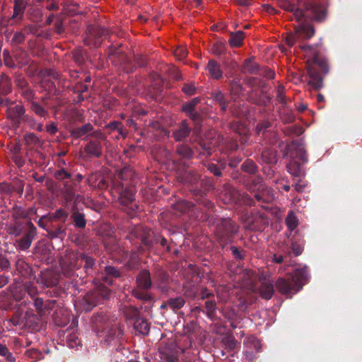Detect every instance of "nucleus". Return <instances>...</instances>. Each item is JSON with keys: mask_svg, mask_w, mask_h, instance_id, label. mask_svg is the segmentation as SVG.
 Wrapping results in <instances>:
<instances>
[{"mask_svg": "<svg viewBox=\"0 0 362 362\" xmlns=\"http://www.w3.org/2000/svg\"><path fill=\"white\" fill-rule=\"evenodd\" d=\"M7 354H8V349L6 346L0 344V355L6 356Z\"/></svg>", "mask_w": 362, "mask_h": 362, "instance_id": "4c0bfd02", "label": "nucleus"}, {"mask_svg": "<svg viewBox=\"0 0 362 362\" xmlns=\"http://www.w3.org/2000/svg\"><path fill=\"white\" fill-rule=\"evenodd\" d=\"M257 129H258L259 131L262 130V127H261V125H260V124H258V125H257Z\"/></svg>", "mask_w": 362, "mask_h": 362, "instance_id": "603ef678", "label": "nucleus"}, {"mask_svg": "<svg viewBox=\"0 0 362 362\" xmlns=\"http://www.w3.org/2000/svg\"><path fill=\"white\" fill-rule=\"evenodd\" d=\"M301 160H303V161H305V159L304 158V156L301 157Z\"/></svg>", "mask_w": 362, "mask_h": 362, "instance_id": "4d7b16f0", "label": "nucleus"}, {"mask_svg": "<svg viewBox=\"0 0 362 362\" xmlns=\"http://www.w3.org/2000/svg\"><path fill=\"white\" fill-rule=\"evenodd\" d=\"M274 74L272 71H270V72H269V78H274Z\"/></svg>", "mask_w": 362, "mask_h": 362, "instance_id": "3c124183", "label": "nucleus"}, {"mask_svg": "<svg viewBox=\"0 0 362 362\" xmlns=\"http://www.w3.org/2000/svg\"><path fill=\"white\" fill-rule=\"evenodd\" d=\"M310 11L313 13V17L317 21H321L325 17L326 11L325 8L322 6L317 5L312 6L310 7Z\"/></svg>", "mask_w": 362, "mask_h": 362, "instance_id": "ddd939ff", "label": "nucleus"}, {"mask_svg": "<svg viewBox=\"0 0 362 362\" xmlns=\"http://www.w3.org/2000/svg\"><path fill=\"white\" fill-rule=\"evenodd\" d=\"M288 171L295 177H301L304 175V171L300 165L296 161L291 162L287 165Z\"/></svg>", "mask_w": 362, "mask_h": 362, "instance_id": "9d476101", "label": "nucleus"}, {"mask_svg": "<svg viewBox=\"0 0 362 362\" xmlns=\"http://www.w3.org/2000/svg\"><path fill=\"white\" fill-rule=\"evenodd\" d=\"M209 170L216 176L221 175V171L214 165H210L209 166Z\"/></svg>", "mask_w": 362, "mask_h": 362, "instance_id": "f704fd0d", "label": "nucleus"}, {"mask_svg": "<svg viewBox=\"0 0 362 362\" xmlns=\"http://www.w3.org/2000/svg\"><path fill=\"white\" fill-rule=\"evenodd\" d=\"M206 307L209 311H213L215 309L216 305L212 301H206Z\"/></svg>", "mask_w": 362, "mask_h": 362, "instance_id": "c9c22d12", "label": "nucleus"}, {"mask_svg": "<svg viewBox=\"0 0 362 362\" xmlns=\"http://www.w3.org/2000/svg\"><path fill=\"white\" fill-rule=\"evenodd\" d=\"M138 285L143 288H148L151 286L150 274L148 271H142L137 277Z\"/></svg>", "mask_w": 362, "mask_h": 362, "instance_id": "39448f33", "label": "nucleus"}, {"mask_svg": "<svg viewBox=\"0 0 362 362\" xmlns=\"http://www.w3.org/2000/svg\"><path fill=\"white\" fill-rule=\"evenodd\" d=\"M262 158L267 163H272L275 161V155L274 153L264 151L262 153Z\"/></svg>", "mask_w": 362, "mask_h": 362, "instance_id": "c85d7f7f", "label": "nucleus"}, {"mask_svg": "<svg viewBox=\"0 0 362 362\" xmlns=\"http://www.w3.org/2000/svg\"><path fill=\"white\" fill-rule=\"evenodd\" d=\"M91 129H92V127L90 124H86L80 128H76V129H74L72 132V134L75 137H80V136H83L88 132L90 131Z\"/></svg>", "mask_w": 362, "mask_h": 362, "instance_id": "6ab92c4d", "label": "nucleus"}, {"mask_svg": "<svg viewBox=\"0 0 362 362\" xmlns=\"http://www.w3.org/2000/svg\"><path fill=\"white\" fill-rule=\"evenodd\" d=\"M278 1L280 7L293 12V15L298 21H300L305 15L308 16V13L305 14L303 11L296 8L293 4H290L287 0H278Z\"/></svg>", "mask_w": 362, "mask_h": 362, "instance_id": "20e7f679", "label": "nucleus"}, {"mask_svg": "<svg viewBox=\"0 0 362 362\" xmlns=\"http://www.w3.org/2000/svg\"><path fill=\"white\" fill-rule=\"evenodd\" d=\"M6 360L8 362H15V358L11 354H6Z\"/></svg>", "mask_w": 362, "mask_h": 362, "instance_id": "a18cd8bd", "label": "nucleus"}, {"mask_svg": "<svg viewBox=\"0 0 362 362\" xmlns=\"http://www.w3.org/2000/svg\"><path fill=\"white\" fill-rule=\"evenodd\" d=\"M85 81H86V82H90V77H86V79H85Z\"/></svg>", "mask_w": 362, "mask_h": 362, "instance_id": "864d4df0", "label": "nucleus"}, {"mask_svg": "<svg viewBox=\"0 0 362 362\" xmlns=\"http://www.w3.org/2000/svg\"><path fill=\"white\" fill-rule=\"evenodd\" d=\"M231 250H232V252L233 253V255L237 257H239L240 258L241 257L239 255V252H238V250L237 247H231Z\"/></svg>", "mask_w": 362, "mask_h": 362, "instance_id": "c03bdc74", "label": "nucleus"}, {"mask_svg": "<svg viewBox=\"0 0 362 362\" xmlns=\"http://www.w3.org/2000/svg\"><path fill=\"white\" fill-rule=\"evenodd\" d=\"M25 141L27 144H33L37 141V137L33 134H28L25 136Z\"/></svg>", "mask_w": 362, "mask_h": 362, "instance_id": "7c9ffc66", "label": "nucleus"}, {"mask_svg": "<svg viewBox=\"0 0 362 362\" xmlns=\"http://www.w3.org/2000/svg\"><path fill=\"white\" fill-rule=\"evenodd\" d=\"M87 153L93 154L95 156H99L101 154L100 148L93 143H90L86 148Z\"/></svg>", "mask_w": 362, "mask_h": 362, "instance_id": "412c9836", "label": "nucleus"}, {"mask_svg": "<svg viewBox=\"0 0 362 362\" xmlns=\"http://www.w3.org/2000/svg\"><path fill=\"white\" fill-rule=\"evenodd\" d=\"M292 250L296 255H299L303 251V247L300 245L293 244L292 245Z\"/></svg>", "mask_w": 362, "mask_h": 362, "instance_id": "72a5a7b5", "label": "nucleus"}, {"mask_svg": "<svg viewBox=\"0 0 362 362\" xmlns=\"http://www.w3.org/2000/svg\"><path fill=\"white\" fill-rule=\"evenodd\" d=\"M317 100H318V101H320V102H321V101H323V100H324V97H323V95H322L319 94V95H317Z\"/></svg>", "mask_w": 362, "mask_h": 362, "instance_id": "de8ad7c7", "label": "nucleus"}, {"mask_svg": "<svg viewBox=\"0 0 362 362\" xmlns=\"http://www.w3.org/2000/svg\"><path fill=\"white\" fill-rule=\"evenodd\" d=\"M74 221L76 225L80 228H83L86 226V221L84 216L81 214H74Z\"/></svg>", "mask_w": 362, "mask_h": 362, "instance_id": "b1692460", "label": "nucleus"}, {"mask_svg": "<svg viewBox=\"0 0 362 362\" xmlns=\"http://www.w3.org/2000/svg\"><path fill=\"white\" fill-rule=\"evenodd\" d=\"M300 48L305 52V54L313 60L315 63H318L317 58L316 57L315 49L312 46H301Z\"/></svg>", "mask_w": 362, "mask_h": 362, "instance_id": "f3484780", "label": "nucleus"}, {"mask_svg": "<svg viewBox=\"0 0 362 362\" xmlns=\"http://www.w3.org/2000/svg\"><path fill=\"white\" fill-rule=\"evenodd\" d=\"M246 344L249 349H255L256 351H258L261 348L259 341L254 337L247 338Z\"/></svg>", "mask_w": 362, "mask_h": 362, "instance_id": "a211bd4d", "label": "nucleus"}, {"mask_svg": "<svg viewBox=\"0 0 362 362\" xmlns=\"http://www.w3.org/2000/svg\"><path fill=\"white\" fill-rule=\"evenodd\" d=\"M314 34V29L309 25L300 24L296 26L294 33L287 34L286 37V44L291 47L296 42L302 39H307L311 37Z\"/></svg>", "mask_w": 362, "mask_h": 362, "instance_id": "f03ea898", "label": "nucleus"}, {"mask_svg": "<svg viewBox=\"0 0 362 362\" xmlns=\"http://www.w3.org/2000/svg\"><path fill=\"white\" fill-rule=\"evenodd\" d=\"M24 114V108L21 104H11L7 108V117L13 123H18Z\"/></svg>", "mask_w": 362, "mask_h": 362, "instance_id": "7ed1b4c3", "label": "nucleus"}, {"mask_svg": "<svg viewBox=\"0 0 362 362\" xmlns=\"http://www.w3.org/2000/svg\"><path fill=\"white\" fill-rule=\"evenodd\" d=\"M274 261L276 263H281L283 261V257L282 256H274Z\"/></svg>", "mask_w": 362, "mask_h": 362, "instance_id": "37998d69", "label": "nucleus"}, {"mask_svg": "<svg viewBox=\"0 0 362 362\" xmlns=\"http://www.w3.org/2000/svg\"><path fill=\"white\" fill-rule=\"evenodd\" d=\"M119 199L122 204L127 205L134 199V192L132 189H125L120 192Z\"/></svg>", "mask_w": 362, "mask_h": 362, "instance_id": "6e6552de", "label": "nucleus"}, {"mask_svg": "<svg viewBox=\"0 0 362 362\" xmlns=\"http://www.w3.org/2000/svg\"><path fill=\"white\" fill-rule=\"evenodd\" d=\"M106 272L107 274L112 275L114 276H119V271L112 267H106Z\"/></svg>", "mask_w": 362, "mask_h": 362, "instance_id": "2f4dec72", "label": "nucleus"}, {"mask_svg": "<svg viewBox=\"0 0 362 362\" xmlns=\"http://www.w3.org/2000/svg\"><path fill=\"white\" fill-rule=\"evenodd\" d=\"M168 304L173 309H179L184 305L185 301L182 298H177L170 299Z\"/></svg>", "mask_w": 362, "mask_h": 362, "instance_id": "4be33fe9", "label": "nucleus"}, {"mask_svg": "<svg viewBox=\"0 0 362 362\" xmlns=\"http://www.w3.org/2000/svg\"><path fill=\"white\" fill-rule=\"evenodd\" d=\"M140 19L144 20V21H146V19H145V18H142V17H140Z\"/></svg>", "mask_w": 362, "mask_h": 362, "instance_id": "bf43d9fd", "label": "nucleus"}, {"mask_svg": "<svg viewBox=\"0 0 362 362\" xmlns=\"http://www.w3.org/2000/svg\"><path fill=\"white\" fill-rule=\"evenodd\" d=\"M13 18H21L25 8V3L23 0H15Z\"/></svg>", "mask_w": 362, "mask_h": 362, "instance_id": "0eeeda50", "label": "nucleus"}, {"mask_svg": "<svg viewBox=\"0 0 362 362\" xmlns=\"http://www.w3.org/2000/svg\"><path fill=\"white\" fill-rule=\"evenodd\" d=\"M242 168L250 173H252L255 171V166L252 161L244 163L242 165Z\"/></svg>", "mask_w": 362, "mask_h": 362, "instance_id": "c756f323", "label": "nucleus"}, {"mask_svg": "<svg viewBox=\"0 0 362 362\" xmlns=\"http://www.w3.org/2000/svg\"><path fill=\"white\" fill-rule=\"evenodd\" d=\"M264 8L269 13H273L274 11V8H272L270 5L266 4L264 5Z\"/></svg>", "mask_w": 362, "mask_h": 362, "instance_id": "ea45409f", "label": "nucleus"}, {"mask_svg": "<svg viewBox=\"0 0 362 362\" xmlns=\"http://www.w3.org/2000/svg\"><path fill=\"white\" fill-rule=\"evenodd\" d=\"M243 38L244 33L238 31L230 35L229 43L232 47H239L241 45Z\"/></svg>", "mask_w": 362, "mask_h": 362, "instance_id": "f8f14e48", "label": "nucleus"}, {"mask_svg": "<svg viewBox=\"0 0 362 362\" xmlns=\"http://www.w3.org/2000/svg\"><path fill=\"white\" fill-rule=\"evenodd\" d=\"M304 187H305V185L301 184V183H296L295 185V189L298 192H302L303 190Z\"/></svg>", "mask_w": 362, "mask_h": 362, "instance_id": "58836bf2", "label": "nucleus"}, {"mask_svg": "<svg viewBox=\"0 0 362 362\" xmlns=\"http://www.w3.org/2000/svg\"><path fill=\"white\" fill-rule=\"evenodd\" d=\"M136 330L140 334L145 335L149 332L150 327L146 320L144 319H138L134 323Z\"/></svg>", "mask_w": 362, "mask_h": 362, "instance_id": "1a4fd4ad", "label": "nucleus"}, {"mask_svg": "<svg viewBox=\"0 0 362 362\" xmlns=\"http://www.w3.org/2000/svg\"><path fill=\"white\" fill-rule=\"evenodd\" d=\"M174 55L178 60H182L187 56V51L185 47H178L174 51Z\"/></svg>", "mask_w": 362, "mask_h": 362, "instance_id": "aec40b11", "label": "nucleus"}, {"mask_svg": "<svg viewBox=\"0 0 362 362\" xmlns=\"http://www.w3.org/2000/svg\"><path fill=\"white\" fill-rule=\"evenodd\" d=\"M177 152L184 157H190L192 156L191 150L187 146H180Z\"/></svg>", "mask_w": 362, "mask_h": 362, "instance_id": "cd10ccee", "label": "nucleus"}, {"mask_svg": "<svg viewBox=\"0 0 362 362\" xmlns=\"http://www.w3.org/2000/svg\"><path fill=\"white\" fill-rule=\"evenodd\" d=\"M67 343L69 346L74 348L80 344V340L75 334H71L67 337Z\"/></svg>", "mask_w": 362, "mask_h": 362, "instance_id": "5701e85b", "label": "nucleus"}, {"mask_svg": "<svg viewBox=\"0 0 362 362\" xmlns=\"http://www.w3.org/2000/svg\"><path fill=\"white\" fill-rule=\"evenodd\" d=\"M274 293V288L272 284H263L259 288V294L264 299H270Z\"/></svg>", "mask_w": 362, "mask_h": 362, "instance_id": "9b49d317", "label": "nucleus"}, {"mask_svg": "<svg viewBox=\"0 0 362 362\" xmlns=\"http://www.w3.org/2000/svg\"><path fill=\"white\" fill-rule=\"evenodd\" d=\"M196 1H197V4H200L202 1V0H196Z\"/></svg>", "mask_w": 362, "mask_h": 362, "instance_id": "6e6d98bb", "label": "nucleus"}, {"mask_svg": "<svg viewBox=\"0 0 362 362\" xmlns=\"http://www.w3.org/2000/svg\"><path fill=\"white\" fill-rule=\"evenodd\" d=\"M76 260H77V262L76 263L74 267L81 265L83 262H84L85 263L84 267L86 268H90V267H92V266L94 264L93 259L91 257L85 256L83 255H77Z\"/></svg>", "mask_w": 362, "mask_h": 362, "instance_id": "4468645a", "label": "nucleus"}, {"mask_svg": "<svg viewBox=\"0 0 362 362\" xmlns=\"http://www.w3.org/2000/svg\"><path fill=\"white\" fill-rule=\"evenodd\" d=\"M199 100L197 98H195L190 101L189 103L185 105L182 107L183 110L187 113H191L195 107V105L198 103Z\"/></svg>", "mask_w": 362, "mask_h": 362, "instance_id": "393cba45", "label": "nucleus"}, {"mask_svg": "<svg viewBox=\"0 0 362 362\" xmlns=\"http://www.w3.org/2000/svg\"><path fill=\"white\" fill-rule=\"evenodd\" d=\"M207 69L210 75L214 78H219L222 76V71L218 64L213 60L209 62Z\"/></svg>", "mask_w": 362, "mask_h": 362, "instance_id": "423d86ee", "label": "nucleus"}, {"mask_svg": "<svg viewBox=\"0 0 362 362\" xmlns=\"http://www.w3.org/2000/svg\"><path fill=\"white\" fill-rule=\"evenodd\" d=\"M308 73L310 76V77L313 78H316L317 77V74L315 73V71L311 66L308 67Z\"/></svg>", "mask_w": 362, "mask_h": 362, "instance_id": "e433bc0d", "label": "nucleus"}, {"mask_svg": "<svg viewBox=\"0 0 362 362\" xmlns=\"http://www.w3.org/2000/svg\"><path fill=\"white\" fill-rule=\"evenodd\" d=\"M286 223L288 229L293 230L298 224V220L296 215L291 212L288 214L286 220Z\"/></svg>", "mask_w": 362, "mask_h": 362, "instance_id": "2eb2a0df", "label": "nucleus"}, {"mask_svg": "<svg viewBox=\"0 0 362 362\" xmlns=\"http://www.w3.org/2000/svg\"><path fill=\"white\" fill-rule=\"evenodd\" d=\"M57 217L67 216V214L64 212L63 210L59 209L57 211Z\"/></svg>", "mask_w": 362, "mask_h": 362, "instance_id": "a19ab883", "label": "nucleus"}, {"mask_svg": "<svg viewBox=\"0 0 362 362\" xmlns=\"http://www.w3.org/2000/svg\"><path fill=\"white\" fill-rule=\"evenodd\" d=\"M194 88L192 85H185L183 88H182V90L188 94V95H192L194 93Z\"/></svg>", "mask_w": 362, "mask_h": 362, "instance_id": "473e14b6", "label": "nucleus"}, {"mask_svg": "<svg viewBox=\"0 0 362 362\" xmlns=\"http://www.w3.org/2000/svg\"><path fill=\"white\" fill-rule=\"evenodd\" d=\"M30 245V241H29V240H26V241H25V243L24 247H25V248H27V247H28Z\"/></svg>", "mask_w": 362, "mask_h": 362, "instance_id": "09e8293b", "label": "nucleus"}, {"mask_svg": "<svg viewBox=\"0 0 362 362\" xmlns=\"http://www.w3.org/2000/svg\"><path fill=\"white\" fill-rule=\"evenodd\" d=\"M128 122L130 124H133V121L132 120H128Z\"/></svg>", "mask_w": 362, "mask_h": 362, "instance_id": "5fc2aeb1", "label": "nucleus"}, {"mask_svg": "<svg viewBox=\"0 0 362 362\" xmlns=\"http://www.w3.org/2000/svg\"><path fill=\"white\" fill-rule=\"evenodd\" d=\"M238 3L242 6H248L250 3V0H238Z\"/></svg>", "mask_w": 362, "mask_h": 362, "instance_id": "79ce46f5", "label": "nucleus"}, {"mask_svg": "<svg viewBox=\"0 0 362 362\" xmlns=\"http://www.w3.org/2000/svg\"><path fill=\"white\" fill-rule=\"evenodd\" d=\"M165 240H163L162 243H163V244H165Z\"/></svg>", "mask_w": 362, "mask_h": 362, "instance_id": "052dcab7", "label": "nucleus"}, {"mask_svg": "<svg viewBox=\"0 0 362 362\" xmlns=\"http://www.w3.org/2000/svg\"><path fill=\"white\" fill-rule=\"evenodd\" d=\"M56 127H54V126H52L50 127V128H49V131L51 132L52 133H54L56 132Z\"/></svg>", "mask_w": 362, "mask_h": 362, "instance_id": "49530a36", "label": "nucleus"}, {"mask_svg": "<svg viewBox=\"0 0 362 362\" xmlns=\"http://www.w3.org/2000/svg\"><path fill=\"white\" fill-rule=\"evenodd\" d=\"M189 133V129L185 123V122H183L182 123V126L180 128L179 130L176 131L174 133V136L176 140L179 141L181 140L182 138L185 137Z\"/></svg>", "mask_w": 362, "mask_h": 362, "instance_id": "dca6fc26", "label": "nucleus"}, {"mask_svg": "<svg viewBox=\"0 0 362 362\" xmlns=\"http://www.w3.org/2000/svg\"><path fill=\"white\" fill-rule=\"evenodd\" d=\"M32 110L37 114L40 116H44L45 115V110L37 103H32Z\"/></svg>", "mask_w": 362, "mask_h": 362, "instance_id": "bb28decb", "label": "nucleus"}, {"mask_svg": "<svg viewBox=\"0 0 362 362\" xmlns=\"http://www.w3.org/2000/svg\"><path fill=\"white\" fill-rule=\"evenodd\" d=\"M284 189L285 191L288 192L290 189V186L289 185H284Z\"/></svg>", "mask_w": 362, "mask_h": 362, "instance_id": "8fccbe9b", "label": "nucleus"}, {"mask_svg": "<svg viewBox=\"0 0 362 362\" xmlns=\"http://www.w3.org/2000/svg\"><path fill=\"white\" fill-rule=\"evenodd\" d=\"M308 274L307 267L296 269L291 277L285 279L279 278L276 282V286L283 294H290L298 291L306 282Z\"/></svg>", "mask_w": 362, "mask_h": 362, "instance_id": "f257e3e1", "label": "nucleus"}, {"mask_svg": "<svg viewBox=\"0 0 362 362\" xmlns=\"http://www.w3.org/2000/svg\"><path fill=\"white\" fill-rule=\"evenodd\" d=\"M224 51V45L221 42H217L213 45L212 52L215 54H221Z\"/></svg>", "mask_w": 362, "mask_h": 362, "instance_id": "a878e982", "label": "nucleus"}, {"mask_svg": "<svg viewBox=\"0 0 362 362\" xmlns=\"http://www.w3.org/2000/svg\"><path fill=\"white\" fill-rule=\"evenodd\" d=\"M175 78H176L177 80H179L180 78L179 76H175Z\"/></svg>", "mask_w": 362, "mask_h": 362, "instance_id": "13d9d810", "label": "nucleus"}]
</instances>
